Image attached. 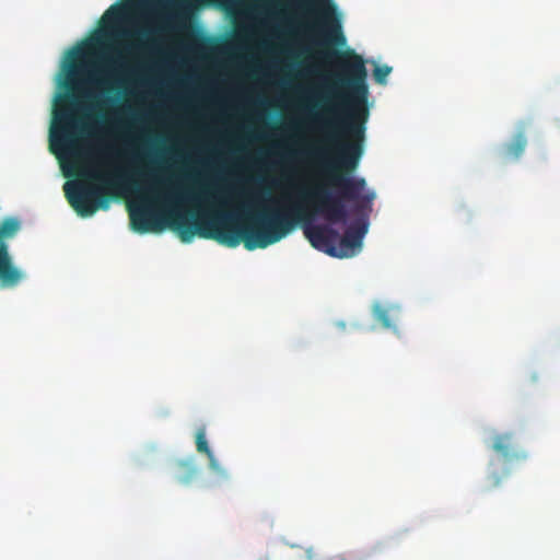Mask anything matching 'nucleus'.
<instances>
[{
    "label": "nucleus",
    "mask_w": 560,
    "mask_h": 560,
    "mask_svg": "<svg viewBox=\"0 0 560 560\" xmlns=\"http://www.w3.org/2000/svg\"><path fill=\"white\" fill-rule=\"evenodd\" d=\"M138 47H139V45H131V46H128V47L126 48V51H127V52H131L132 50L137 49Z\"/></svg>",
    "instance_id": "6ab92c4d"
},
{
    "label": "nucleus",
    "mask_w": 560,
    "mask_h": 560,
    "mask_svg": "<svg viewBox=\"0 0 560 560\" xmlns=\"http://www.w3.org/2000/svg\"><path fill=\"white\" fill-rule=\"evenodd\" d=\"M122 54L118 52V57L115 59L109 60V66L107 70L105 71L106 75L103 78L94 79L93 77L90 78V82L93 83L95 86H97L101 90V93L98 95H92L89 94V97H93L95 100L94 107L98 109L100 113L103 112L109 104L113 103V98L110 97H102L104 93L110 92L114 90V88L110 85V79L118 72V70L124 69L122 63ZM100 118L105 119V115L100 114Z\"/></svg>",
    "instance_id": "0eeeda50"
},
{
    "label": "nucleus",
    "mask_w": 560,
    "mask_h": 560,
    "mask_svg": "<svg viewBox=\"0 0 560 560\" xmlns=\"http://www.w3.org/2000/svg\"><path fill=\"white\" fill-rule=\"evenodd\" d=\"M196 450L198 453L205 454L209 460V467L215 474L226 477L225 469L220 465L218 459L215 458L213 452L210 450L207 439L206 431L203 428L198 429L196 433Z\"/></svg>",
    "instance_id": "f8f14e48"
},
{
    "label": "nucleus",
    "mask_w": 560,
    "mask_h": 560,
    "mask_svg": "<svg viewBox=\"0 0 560 560\" xmlns=\"http://www.w3.org/2000/svg\"><path fill=\"white\" fill-rule=\"evenodd\" d=\"M133 176L149 179L156 192L158 200L170 207L164 223L177 232L184 243H189L195 235L214 240L228 247H236L243 242L247 250L266 248L285 237L300 221L305 220V210L300 202H290L278 207L265 208L262 211L248 215L240 226L231 224L228 215L207 219L205 215L188 220L180 211L184 203H191L199 198L182 192L175 186L158 178L154 168L136 167L131 172L115 167L101 172L90 170L84 179L63 185L65 196L69 205L82 218L92 217L98 209H108V201L119 191L135 184Z\"/></svg>",
    "instance_id": "f03ea898"
},
{
    "label": "nucleus",
    "mask_w": 560,
    "mask_h": 560,
    "mask_svg": "<svg viewBox=\"0 0 560 560\" xmlns=\"http://www.w3.org/2000/svg\"><path fill=\"white\" fill-rule=\"evenodd\" d=\"M84 51L81 49H75L71 52L72 60L67 65V74L65 81L62 82V86L67 91H72L74 89L75 75L79 73V70L83 66V62L79 65L78 61H82Z\"/></svg>",
    "instance_id": "ddd939ff"
},
{
    "label": "nucleus",
    "mask_w": 560,
    "mask_h": 560,
    "mask_svg": "<svg viewBox=\"0 0 560 560\" xmlns=\"http://www.w3.org/2000/svg\"><path fill=\"white\" fill-rule=\"evenodd\" d=\"M492 450L509 462L526 458L525 452L518 448L512 433L495 434L493 436Z\"/></svg>",
    "instance_id": "9d476101"
},
{
    "label": "nucleus",
    "mask_w": 560,
    "mask_h": 560,
    "mask_svg": "<svg viewBox=\"0 0 560 560\" xmlns=\"http://www.w3.org/2000/svg\"><path fill=\"white\" fill-rule=\"evenodd\" d=\"M128 18V5L126 4H113L109 7L102 16L104 24L102 35L105 37H113L121 34L119 26L127 21ZM126 35L127 33H122Z\"/></svg>",
    "instance_id": "1a4fd4ad"
},
{
    "label": "nucleus",
    "mask_w": 560,
    "mask_h": 560,
    "mask_svg": "<svg viewBox=\"0 0 560 560\" xmlns=\"http://www.w3.org/2000/svg\"><path fill=\"white\" fill-rule=\"evenodd\" d=\"M63 100H65L66 102H69V101H71V100H72V96H71L70 94H67V95H65Z\"/></svg>",
    "instance_id": "412c9836"
},
{
    "label": "nucleus",
    "mask_w": 560,
    "mask_h": 560,
    "mask_svg": "<svg viewBox=\"0 0 560 560\" xmlns=\"http://www.w3.org/2000/svg\"><path fill=\"white\" fill-rule=\"evenodd\" d=\"M366 232V221L349 225L342 236L328 225H312L304 229L305 237L314 248L337 258L353 256L362 247Z\"/></svg>",
    "instance_id": "7ed1b4c3"
},
{
    "label": "nucleus",
    "mask_w": 560,
    "mask_h": 560,
    "mask_svg": "<svg viewBox=\"0 0 560 560\" xmlns=\"http://www.w3.org/2000/svg\"><path fill=\"white\" fill-rule=\"evenodd\" d=\"M300 2L310 14L316 13V20L303 23L302 28L305 33L318 37V45L343 46L346 44L341 20L336 5L330 0H300Z\"/></svg>",
    "instance_id": "20e7f679"
},
{
    "label": "nucleus",
    "mask_w": 560,
    "mask_h": 560,
    "mask_svg": "<svg viewBox=\"0 0 560 560\" xmlns=\"http://www.w3.org/2000/svg\"><path fill=\"white\" fill-rule=\"evenodd\" d=\"M373 315L375 319L383 325V327L390 328L393 326L388 311L381 304L374 305Z\"/></svg>",
    "instance_id": "4468645a"
},
{
    "label": "nucleus",
    "mask_w": 560,
    "mask_h": 560,
    "mask_svg": "<svg viewBox=\"0 0 560 560\" xmlns=\"http://www.w3.org/2000/svg\"><path fill=\"white\" fill-rule=\"evenodd\" d=\"M508 475H509V470H506V469L502 474H499L497 471L491 472L489 476L491 487L494 488V487L500 486L502 478Z\"/></svg>",
    "instance_id": "f3484780"
},
{
    "label": "nucleus",
    "mask_w": 560,
    "mask_h": 560,
    "mask_svg": "<svg viewBox=\"0 0 560 560\" xmlns=\"http://www.w3.org/2000/svg\"><path fill=\"white\" fill-rule=\"evenodd\" d=\"M22 229L18 217L8 215L0 220V287L14 288L25 278V273L18 268L9 252L10 240H13Z\"/></svg>",
    "instance_id": "39448f33"
},
{
    "label": "nucleus",
    "mask_w": 560,
    "mask_h": 560,
    "mask_svg": "<svg viewBox=\"0 0 560 560\" xmlns=\"http://www.w3.org/2000/svg\"><path fill=\"white\" fill-rule=\"evenodd\" d=\"M130 225L133 231L148 233L151 231H161L163 225L155 220L154 212L148 206L132 207L128 206Z\"/></svg>",
    "instance_id": "6e6552de"
},
{
    "label": "nucleus",
    "mask_w": 560,
    "mask_h": 560,
    "mask_svg": "<svg viewBox=\"0 0 560 560\" xmlns=\"http://www.w3.org/2000/svg\"><path fill=\"white\" fill-rule=\"evenodd\" d=\"M390 72H392V68L386 66V65L376 66L374 71H373V78H374L376 83L385 84L386 83V79H387V77H388V74Z\"/></svg>",
    "instance_id": "2eb2a0df"
},
{
    "label": "nucleus",
    "mask_w": 560,
    "mask_h": 560,
    "mask_svg": "<svg viewBox=\"0 0 560 560\" xmlns=\"http://www.w3.org/2000/svg\"><path fill=\"white\" fill-rule=\"evenodd\" d=\"M180 465H182V467L187 469V476L180 477L179 482L188 483L191 480V478L196 475L197 469L188 463H182Z\"/></svg>",
    "instance_id": "dca6fc26"
},
{
    "label": "nucleus",
    "mask_w": 560,
    "mask_h": 560,
    "mask_svg": "<svg viewBox=\"0 0 560 560\" xmlns=\"http://www.w3.org/2000/svg\"><path fill=\"white\" fill-rule=\"evenodd\" d=\"M203 197H205L206 199H209L210 197H211L212 199H215V196H214V195H212V194H208V192H205Z\"/></svg>",
    "instance_id": "aec40b11"
},
{
    "label": "nucleus",
    "mask_w": 560,
    "mask_h": 560,
    "mask_svg": "<svg viewBox=\"0 0 560 560\" xmlns=\"http://www.w3.org/2000/svg\"><path fill=\"white\" fill-rule=\"evenodd\" d=\"M338 66L340 72L332 82L316 93L322 113L313 116L335 154L329 159L328 148L314 151L322 161L324 179L299 191L301 200L311 201L314 212L332 224L347 222V202H353L357 213H364L372 210L375 199L374 191L363 194L366 187L363 177L351 176L363 154L369 119L365 63L355 51L347 50L338 56Z\"/></svg>",
    "instance_id": "f257e3e1"
},
{
    "label": "nucleus",
    "mask_w": 560,
    "mask_h": 560,
    "mask_svg": "<svg viewBox=\"0 0 560 560\" xmlns=\"http://www.w3.org/2000/svg\"><path fill=\"white\" fill-rule=\"evenodd\" d=\"M58 124L50 130V150L55 154L60 151L72 153L75 144V131L79 125L72 113L67 107H59L56 110Z\"/></svg>",
    "instance_id": "423d86ee"
},
{
    "label": "nucleus",
    "mask_w": 560,
    "mask_h": 560,
    "mask_svg": "<svg viewBox=\"0 0 560 560\" xmlns=\"http://www.w3.org/2000/svg\"><path fill=\"white\" fill-rule=\"evenodd\" d=\"M526 145H527V139L525 136V130L522 127L515 133L513 139L503 147L502 159L505 162L518 160L523 155Z\"/></svg>",
    "instance_id": "9b49d317"
},
{
    "label": "nucleus",
    "mask_w": 560,
    "mask_h": 560,
    "mask_svg": "<svg viewBox=\"0 0 560 560\" xmlns=\"http://www.w3.org/2000/svg\"><path fill=\"white\" fill-rule=\"evenodd\" d=\"M334 560H362V558L355 555H350L348 558L345 556H337Z\"/></svg>",
    "instance_id": "a211bd4d"
}]
</instances>
